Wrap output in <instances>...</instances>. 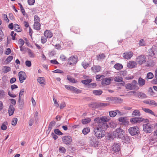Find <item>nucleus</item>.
Instances as JSON below:
<instances>
[{
    "label": "nucleus",
    "mask_w": 157,
    "mask_h": 157,
    "mask_svg": "<svg viewBox=\"0 0 157 157\" xmlns=\"http://www.w3.org/2000/svg\"><path fill=\"white\" fill-rule=\"evenodd\" d=\"M66 104L65 102H62L60 105V108L61 109H63V108H64L66 106Z\"/></svg>",
    "instance_id": "nucleus-62"
},
{
    "label": "nucleus",
    "mask_w": 157,
    "mask_h": 157,
    "mask_svg": "<svg viewBox=\"0 0 157 157\" xmlns=\"http://www.w3.org/2000/svg\"><path fill=\"white\" fill-rule=\"evenodd\" d=\"M41 25L39 22H34L33 25L34 29L37 30H39L40 29Z\"/></svg>",
    "instance_id": "nucleus-26"
},
{
    "label": "nucleus",
    "mask_w": 157,
    "mask_h": 157,
    "mask_svg": "<svg viewBox=\"0 0 157 157\" xmlns=\"http://www.w3.org/2000/svg\"><path fill=\"white\" fill-rule=\"evenodd\" d=\"M154 75L151 72H150L147 73L146 76V78L147 79V80L148 79H152Z\"/></svg>",
    "instance_id": "nucleus-41"
},
{
    "label": "nucleus",
    "mask_w": 157,
    "mask_h": 157,
    "mask_svg": "<svg viewBox=\"0 0 157 157\" xmlns=\"http://www.w3.org/2000/svg\"><path fill=\"white\" fill-rule=\"evenodd\" d=\"M38 113L37 111L36 112L34 115V119L36 123H37L38 121Z\"/></svg>",
    "instance_id": "nucleus-44"
},
{
    "label": "nucleus",
    "mask_w": 157,
    "mask_h": 157,
    "mask_svg": "<svg viewBox=\"0 0 157 157\" xmlns=\"http://www.w3.org/2000/svg\"><path fill=\"white\" fill-rule=\"evenodd\" d=\"M128 74L127 72L126 71H121L119 73V74L121 76H124Z\"/></svg>",
    "instance_id": "nucleus-43"
},
{
    "label": "nucleus",
    "mask_w": 157,
    "mask_h": 157,
    "mask_svg": "<svg viewBox=\"0 0 157 157\" xmlns=\"http://www.w3.org/2000/svg\"><path fill=\"white\" fill-rule=\"evenodd\" d=\"M105 56L103 53L97 56V59L98 60L101 61L105 59Z\"/></svg>",
    "instance_id": "nucleus-27"
},
{
    "label": "nucleus",
    "mask_w": 157,
    "mask_h": 157,
    "mask_svg": "<svg viewBox=\"0 0 157 157\" xmlns=\"http://www.w3.org/2000/svg\"><path fill=\"white\" fill-rule=\"evenodd\" d=\"M97 86V85L95 83H91L89 84L88 85V87L89 88H94Z\"/></svg>",
    "instance_id": "nucleus-58"
},
{
    "label": "nucleus",
    "mask_w": 157,
    "mask_h": 157,
    "mask_svg": "<svg viewBox=\"0 0 157 157\" xmlns=\"http://www.w3.org/2000/svg\"><path fill=\"white\" fill-rule=\"evenodd\" d=\"M126 88L127 89L129 90H133L132 88V87L130 83H128L126 84L125 85Z\"/></svg>",
    "instance_id": "nucleus-51"
},
{
    "label": "nucleus",
    "mask_w": 157,
    "mask_h": 157,
    "mask_svg": "<svg viewBox=\"0 0 157 157\" xmlns=\"http://www.w3.org/2000/svg\"><path fill=\"white\" fill-rule=\"evenodd\" d=\"M4 71L5 73H7L10 70V68L7 66H5L4 67Z\"/></svg>",
    "instance_id": "nucleus-54"
},
{
    "label": "nucleus",
    "mask_w": 157,
    "mask_h": 157,
    "mask_svg": "<svg viewBox=\"0 0 157 157\" xmlns=\"http://www.w3.org/2000/svg\"><path fill=\"white\" fill-rule=\"evenodd\" d=\"M146 59L145 56L141 55L138 56L136 59V62L139 64L141 65L146 62Z\"/></svg>",
    "instance_id": "nucleus-8"
},
{
    "label": "nucleus",
    "mask_w": 157,
    "mask_h": 157,
    "mask_svg": "<svg viewBox=\"0 0 157 157\" xmlns=\"http://www.w3.org/2000/svg\"><path fill=\"white\" fill-rule=\"evenodd\" d=\"M106 100L112 101L113 102H118L121 100V99L117 97H107Z\"/></svg>",
    "instance_id": "nucleus-14"
},
{
    "label": "nucleus",
    "mask_w": 157,
    "mask_h": 157,
    "mask_svg": "<svg viewBox=\"0 0 157 157\" xmlns=\"http://www.w3.org/2000/svg\"><path fill=\"white\" fill-rule=\"evenodd\" d=\"M56 124V122L54 121H52L50 123L48 131H49V132H50L52 128V127L55 126Z\"/></svg>",
    "instance_id": "nucleus-22"
},
{
    "label": "nucleus",
    "mask_w": 157,
    "mask_h": 157,
    "mask_svg": "<svg viewBox=\"0 0 157 157\" xmlns=\"http://www.w3.org/2000/svg\"><path fill=\"white\" fill-rule=\"evenodd\" d=\"M17 34L16 33H14V31H12L11 32L10 35L12 37V39L13 40H15V36Z\"/></svg>",
    "instance_id": "nucleus-53"
},
{
    "label": "nucleus",
    "mask_w": 157,
    "mask_h": 157,
    "mask_svg": "<svg viewBox=\"0 0 157 157\" xmlns=\"http://www.w3.org/2000/svg\"><path fill=\"white\" fill-rule=\"evenodd\" d=\"M90 132L89 128L86 127L82 130V133L85 135H86Z\"/></svg>",
    "instance_id": "nucleus-36"
},
{
    "label": "nucleus",
    "mask_w": 157,
    "mask_h": 157,
    "mask_svg": "<svg viewBox=\"0 0 157 157\" xmlns=\"http://www.w3.org/2000/svg\"><path fill=\"white\" fill-rule=\"evenodd\" d=\"M90 144L91 146L95 147H98L100 145L99 142L95 137H92L90 140Z\"/></svg>",
    "instance_id": "nucleus-6"
},
{
    "label": "nucleus",
    "mask_w": 157,
    "mask_h": 157,
    "mask_svg": "<svg viewBox=\"0 0 157 157\" xmlns=\"http://www.w3.org/2000/svg\"><path fill=\"white\" fill-rule=\"evenodd\" d=\"M133 54V53L132 52L124 53L123 54V57L124 59H128L132 57Z\"/></svg>",
    "instance_id": "nucleus-15"
},
{
    "label": "nucleus",
    "mask_w": 157,
    "mask_h": 157,
    "mask_svg": "<svg viewBox=\"0 0 157 157\" xmlns=\"http://www.w3.org/2000/svg\"><path fill=\"white\" fill-rule=\"evenodd\" d=\"M14 28L15 31L17 32H20L22 31V29L20 26L17 24H15L14 25Z\"/></svg>",
    "instance_id": "nucleus-24"
},
{
    "label": "nucleus",
    "mask_w": 157,
    "mask_h": 157,
    "mask_svg": "<svg viewBox=\"0 0 157 157\" xmlns=\"http://www.w3.org/2000/svg\"><path fill=\"white\" fill-rule=\"evenodd\" d=\"M13 57L12 56H10L8 57L6 60V63H10L13 59Z\"/></svg>",
    "instance_id": "nucleus-52"
},
{
    "label": "nucleus",
    "mask_w": 157,
    "mask_h": 157,
    "mask_svg": "<svg viewBox=\"0 0 157 157\" xmlns=\"http://www.w3.org/2000/svg\"><path fill=\"white\" fill-rule=\"evenodd\" d=\"M82 65L84 69L86 68L89 66V64L86 62H83L82 63Z\"/></svg>",
    "instance_id": "nucleus-49"
},
{
    "label": "nucleus",
    "mask_w": 157,
    "mask_h": 157,
    "mask_svg": "<svg viewBox=\"0 0 157 157\" xmlns=\"http://www.w3.org/2000/svg\"><path fill=\"white\" fill-rule=\"evenodd\" d=\"M91 70L94 72H98L101 70V67L100 66H94L91 67Z\"/></svg>",
    "instance_id": "nucleus-20"
},
{
    "label": "nucleus",
    "mask_w": 157,
    "mask_h": 157,
    "mask_svg": "<svg viewBox=\"0 0 157 157\" xmlns=\"http://www.w3.org/2000/svg\"><path fill=\"white\" fill-rule=\"evenodd\" d=\"M26 65L28 67H30L31 66V62L29 60H26L25 62Z\"/></svg>",
    "instance_id": "nucleus-61"
},
{
    "label": "nucleus",
    "mask_w": 157,
    "mask_h": 157,
    "mask_svg": "<svg viewBox=\"0 0 157 157\" xmlns=\"http://www.w3.org/2000/svg\"><path fill=\"white\" fill-rule=\"evenodd\" d=\"M111 79L110 78H105L101 81V84L102 85H109L111 82Z\"/></svg>",
    "instance_id": "nucleus-13"
},
{
    "label": "nucleus",
    "mask_w": 157,
    "mask_h": 157,
    "mask_svg": "<svg viewBox=\"0 0 157 157\" xmlns=\"http://www.w3.org/2000/svg\"><path fill=\"white\" fill-rule=\"evenodd\" d=\"M124 131L119 128L116 129V130L113 132V136L114 138H117L120 139L123 137L122 135L124 133Z\"/></svg>",
    "instance_id": "nucleus-3"
},
{
    "label": "nucleus",
    "mask_w": 157,
    "mask_h": 157,
    "mask_svg": "<svg viewBox=\"0 0 157 157\" xmlns=\"http://www.w3.org/2000/svg\"><path fill=\"white\" fill-rule=\"evenodd\" d=\"M63 143L67 145H70L72 141V138L70 136H64L62 138Z\"/></svg>",
    "instance_id": "nucleus-5"
},
{
    "label": "nucleus",
    "mask_w": 157,
    "mask_h": 157,
    "mask_svg": "<svg viewBox=\"0 0 157 157\" xmlns=\"http://www.w3.org/2000/svg\"><path fill=\"white\" fill-rule=\"evenodd\" d=\"M28 3L29 5H33L35 3V0H28Z\"/></svg>",
    "instance_id": "nucleus-60"
},
{
    "label": "nucleus",
    "mask_w": 157,
    "mask_h": 157,
    "mask_svg": "<svg viewBox=\"0 0 157 157\" xmlns=\"http://www.w3.org/2000/svg\"><path fill=\"white\" fill-rule=\"evenodd\" d=\"M93 94L95 95L99 96L101 94L103 93V91L101 90H93Z\"/></svg>",
    "instance_id": "nucleus-29"
},
{
    "label": "nucleus",
    "mask_w": 157,
    "mask_h": 157,
    "mask_svg": "<svg viewBox=\"0 0 157 157\" xmlns=\"http://www.w3.org/2000/svg\"><path fill=\"white\" fill-rule=\"evenodd\" d=\"M149 105L154 106H157V103L153 100H150Z\"/></svg>",
    "instance_id": "nucleus-47"
},
{
    "label": "nucleus",
    "mask_w": 157,
    "mask_h": 157,
    "mask_svg": "<svg viewBox=\"0 0 157 157\" xmlns=\"http://www.w3.org/2000/svg\"><path fill=\"white\" fill-rule=\"evenodd\" d=\"M130 84L133 90H138L139 89V87L137 85V82L136 80H133Z\"/></svg>",
    "instance_id": "nucleus-16"
},
{
    "label": "nucleus",
    "mask_w": 157,
    "mask_h": 157,
    "mask_svg": "<svg viewBox=\"0 0 157 157\" xmlns=\"http://www.w3.org/2000/svg\"><path fill=\"white\" fill-rule=\"evenodd\" d=\"M122 138H121L120 139H121L122 140H124L125 141H128L129 140V138L127 136H124V134L122 135Z\"/></svg>",
    "instance_id": "nucleus-55"
},
{
    "label": "nucleus",
    "mask_w": 157,
    "mask_h": 157,
    "mask_svg": "<svg viewBox=\"0 0 157 157\" xmlns=\"http://www.w3.org/2000/svg\"><path fill=\"white\" fill-rule=\"evenodd\" d=\"M157 136H154L151 139L149 140V144H154L157 142Z\"/></svg>",
    "instance_id": "nucleus-30"
},
{
    "label": "nucleus",
    "mask_w": 157,
    "mask_h": 157,
    "mask_svg": "<svg viewBox=\"0 0 157 157\" xmlns=\"http://www.w3.org/2000/svg\"><path fill=\"white\" fill-rule=\"evenodd\" d=\"M154 125L147 123L143 125V131L146 133H150L153 130Z\"/></svg>",
    "instance_id": "nucleus-2"
},
{
    "label": "nucleus",
    "mask_w": 157,
    "mask_h": 157,
    "mask_svg": "<svg viewBox=\"0 0 157 157\" xmlns=\"http://www.w3.org/2000/svg\"><path fill=\"white\" fill-rule=\"evenodd\" d=\"M139 45L140 46H144L145 45V42L143 39H141L139 43Z\"/></svg>",
    "instance_id": "nucleus-59"
},
{
    "label": "nucleus",
    "mask_w": 157,
    "mask_h": 157,
    "mask_svg": "<svg viewBox=\"0 0 157 157\" xmlns=\"http://www.w3.org/2000/svg\"><path fill=\"white\" fill-rule=\"evenodd\" d=\"M136 65V62L131 61H130L127 64V67L130 68H134Z\"/></svg>",
    "instance_id": "nucleus-19"
},
{
    "label": "nucleus",
    "mask_w": 157,
    "mask_h": 157,
    "mask_svg": "<svg viewBox=\"0 0 157 157\" xmlns=\"http://www.w3.org/2000/svg\"><path fill=\"white\" fill-rule=\"evenodd\" d=\"M44 35L46 37L49 38L52 37L53 34L50 31L46 30L44 31Z\"/></svg>",
    "instance_id": "nucleus-17"
},
{
    "label": "nucleus",
    "mask_w": 157,
    "mask_h": 157,
    "mask_svg": "<svg viewBox=\"0 0 157 157\" xmlns=\"http://www.w3.org/2000/svg\"><path fill=\"white\" fill-rule=\"evenodd\" d=\"M71 91H72L73 92L76 94L80 93L82 92V91L81 90L78 89L77 88L75 87L74 86H73V87L72 88Z\"/></svg>",
    "instance_id": "nucleus-38"
},
{
    "label": "nucleus",
    "mask_w": 157,
    "mask_h": 157,
    "mask_svg": "<svg viewBox=\"0 0 157 157\" xmlns=\"http://www.w3.org/2000/svg\"><path fill=\"white\" fill-rule=\"evenodd\" d=\"M18 42V44L20 45V46H23L25 43V42L24 41V40L21 38L19 40Z\"/></svg>",
    "instance_id": "nucleus-50"
},
{
    "label": "nucleus",
    "mask_w": 157,
    "mask_h": 157,
    "mask_svg": "<svg viewBox=\"0 0 157 157\" xmlns=\"http://www.w3.org/2000/svg\"><path fill=\"white\" fill-rule=\"evenodd\" d=\"M142 109L146 113L150 114L151 115H154V116H155V114L154 113L153 111L149 109L142 107Z\"/></svg>",
    "instance_id": "nucleus-21"
},
{
    "label": "nucleus",
    "mask_w": 157,
    "mask_h": 157,
    "mask_svg": "<svg viewBox=\"0 0 157 157\" xmlns=\"http://www.w3.org/2000/svg\"><path fill=\"white\" fill-rule=\"evenodd\" d=\"M77 57L73 56L69 57L68 59V63L70 65H73L77 63Z\"/></svg>",
    "instance_id": "nucleus-11"
},
{
    "label": "nucleus",
    "mask_w": 157,
    "mask_h": 157,
    "mask_svg": "<svg viewBox=\"0 0 157 157\" xmlns=\"http://www.w3.org/2000/svg\"><path fill=\"white\" fill-rule=\"evenodd\" d=\"M114 80L116 82H123V78L119 76H116L114 78Z\"/></svg>",
    "instance_id": "nucleus-39"
},
{
    "label": "nucleus",
    "mask_w": 157,
    "mask_h": 157,
    "mask_svg": "<svg viewBox=\"0 0 157 157\" xmlns=\"http://www.w3.org/2000/svg\"><path fill=\"white\" fill-rule=\"evenodd\" d=\"M17 118H13L12 121V124L13 125H15L17 123Z\"/></svg>",
    "instance_id": "nucleus-56"
},
{
    "label": "nucleus",
    "mask_w": 157,
    "mask_h": 157,
    "mask_svg": "<svg viewBox=\"0 0 157 157\" xmlns=\"http://www.w3.org/2000/svg\"><path fill=\"white\" fill-rule=\"evenodd\" d=\"M132 115L135 116L140 117L141 114L140 111L138 109L135 110L132 113Z\"/></svg>",
    "instance_id": "nucleus-31"
},
{
    "label": "nucleus",
    "mask_w": 157,
    "mask_h": 157,
    "mask_svg": "<svg viewBox=\"0 0 157 157\" xmlns=\"http://www.w3.org/2000/svg\"><path fill=\"white\" fill-rule=\"evenodd\" d=\"M92 81V79H86L84 80H82L81 81V82L83 84L85 85H87L89 84V83L91 82Z\"/></svg>",
    "instance_id": "nucleus-37"
},
{
    "label": "nucleus",
    "mask_w": 157,
    "mask_h": 157,
    "mask_svg": "<svg viewBox=\"0 0 157 157\" xmlns=\"http://www.w3.org/2000/svg\"><path fill=\"white\" fill-rule=\"evenodd\" d=\"M59 151L62 153H64L66 152L65 149L62 147H60L59 148Z\"/></svg>",
    "instance_id": "nucleus-64"
},
{
    "label": "nucleus",
    "mask_w": 157,
    "mask_h": 157,
    "mask_svg": "<svg viewBox=\"0 0 157 157\" xmlns=\"http://www.w3.org/2000/svg\"><path fill=\"white\" fill-rule=\"evenodd\" d=\"M129 133L132 136L138 134L139 133V129L137 126H134L128 129Z\"/></svg>",
    "instance_id": "nucleus-4"
},
{
    "label": "nucleus",
    "mask_w": 157,
    "mask_h": 157,
    "mask_svg": "<svg viewBox=\"0 0 157 157\" xmlns=\"http://www.w3.org/2000/svg\"><path fill=\"white\" fill-rule=\"evenodd\" d=\"M121 144L120 143H114L112 146V149L114 152H119L120 151Z\"/></svg>",
    "instance_id": "nucleus-9"
},
{
    "label": "nucleus",
    "mask_w": 157,
    "mask_h": 157,
    "mask_svg": "<svg viewBox=\"0 0 157 157\" xmlns=\"http://www.w3.org/2000/svg\"><path fill=\"white\" fill-rule=\"evenodd\" d=\"M20 82L22 83L26 78V75L24 71H20L18 74Z\"/></svg>",
    "instance_id": "nucleus-10"
},
{
    "label": "nucleus",
    "mask_w": 157,
    "mask_h": 157,
    "mask_svg": "<svg viewBox=\"0 0 157 157\" xmlns=\"http://www.w3.org/2000/svg\"><path fill=\"white\" fill-rule=\"evenodd\" d=\"M67 78L68 80L72 83H74L77 82L76 80L73 78L71 77L70 76H67Z\"/></svg>",
    "instance_id": "nucleus-34"
},
{
    "label": "nucleus",
    "mask_w": 157,
    "mask_h": 157,
    "mask_svg": "<svg viewBox=\"0 0 157 157\" xmlns=\"http://www.w3.org/2000/svg\"><path fill=\"white\" fill-rule=\"evenodd\" d=\"M109 119L106 116L96 117L94 119V124L96 126L94 128V131L95 136L98 138H101L105 136V130L109 127L107 122Z\"/></svg>",
    "instance_id": "nucleus-1"
},
{
    "label": "nucleus",
    "mask_w": 157,
    "mask_h": 157,
    "mask_svg": "<svg viewBox=\"0 0 157 157\" xmlns=\"http://www.w3.org/2000/svg\"><path fill=\"white\" fill-rule=\"evenodd\" d=\"M28 53L29 57L30 58H34L35 57V55L33 53L32 50L30 48H27Z\"/></svg>",
    "instance_id": "nucleus-25"
},
{
    "label": "nucleus",
    "mask_w": 157,
    "mask_h": 157,
    "mask_svg": "<svg viewBox=\"0 0 157 157\" xmlns=\"http://www.w3.org/2000/svg\"><path fill=\"white\" fill-rule=\"evenodd\" d=\"M5 93L3 90H0V99L3 98L5 96Z\"/></svg>",
    "instance_id": "nucleus-48"
},
{
    "label": "nucleus",
    "mask_w": 157,
    "mask_h": 157,
    "mask_svg": "<svg viewBox=\"0 0 157 157\" xmlns=\"http://www.w3.org/2000/svg\"><path fill=\"white\" fill-rule=\"evenodd\" d=\"M24 92V89H21L19 93V100L18 102H20V101H21V97L23 95V93Z\"/></svg>",
    "instance_id": "nucleus-46"
},
{
    "label": "nucleus",
    "mask_w": 157,
    "mask_h": 157,
    "mask_svg": "<svg viewBox=\"0 0 157 157\" xmlns=\"http://www.w3.org/2000/svg\"><path fill=\"white\" fill-rule=\"evenodd\" d=\"M54 132L58 135H61L63 134V133L58 129H56L54 130Z\"/></svg>",
    "instance_id": "nucleus-45"
},
{
    "label": "nucleus",
    "mask_w": 157,
    "mask_h": 157,
    "mask_svg": "<svg viewBox=\"0 0 157 157\" xmlns=\"http://www.w3.org/2000/svg\"><path fill=\"white\" fill-rule=\"evenodd\" d=\"M113 67L117 70H120L122 69L123 66L121 64L118 63L115 64Z\"/></svg>",
    "instance_id": "nucleus-32"
},
{
    "label": "nucleus",
    "mask_w": 157,
    "mask_h": 157,
    "mask_svg": "<svg viewBox=\"0 0 157 157\" xmlns=\"http://www.w3.org/2000/svg\"><path fill=\"white\" fill-rule=\"evenodd\" d=\"M7 124V122H4L3 123L1 126V129L3 130H6L7 129L6 125Z\"/></svg>",
    "instance_id": "nucleus-42"
},
{
    "label": "nucleus",
    "mask_w": 157,
    "mask_h": 157,
    "mask_svg": "<svg viewBox=\"0 0 157 157\" xmlns=\"http://www.w3.org/2000/svg\"><path fill=\"white\" fill-rule=\"evenodd\" d=\"M89 106L92 108L96 109L98 107V105L97 103L93 102L89 104Z\"/></svg>",
    "instance_id": "nucleus-28"
},
{
    "label": "nucleus",
    "mask_w": 157,
    "mask_h": 157,
    "mask_svg": "<svg viewBox=\"0 0 157 157\" xmlns=\"http://www.w3.org/2000/svg\"><path fill=\"white\" fill-rule=\"evenodd\" d=\"M90 118L88 117L82 119V122L83 124H86L90 122Z\"/></svg>",
    "instance_id": "nucleus-33"
},
{
    "label": "nucleus",
    "mask_w": 157,
    "mask_h": 157,
    "mask_svg": "<svg viewBox=\"0 0 157 157\" xmlns=\"http://www.w3.org/2000/svg\"><path fill=\"white\" fill-rule=\"evenodd\" d=\"M138 82V84L140 86H143L145 84V80L141 77H140L139 78Z\"/></svg>",
    "instance_id": "nucleus-23"
},
{
    "label": "nucleus",
    "mask_w": 157,
    "mask_h": 157,
    "mask_svg": "<svg viewBox=\"0 0 157 157\" xmlns=\"http://www.w3.org/2000/svg\"><path fill=\"white\" fill-rule=\"evenodd\" d=\"M38 82L40 84H44L45 80L44 78L43 77H39L37 79Z\"/></svg>",
    "instance_id": "nucleus-35"
},
{
    "label": "nucleus",
    "mask_w": 157,
    "mask_h": 157,
    "mask_svg": "<svg viewBox=\"0 0 157 157\" xmlns=\"http://www.w3.org/2000/svg\"><path fill=\"white\" fill-rule=\"evenodd\" d=\"M14 110L13 106L12 105H10L8 109V113L10 116H11L13 114Z\"/></svg>",
    "instance_id": "nucleus-18"
},
{
    "label": "nucleus",
    "mask_w": 157,
    "mask_h": 157,
    "mask_svg": "<svg viewBox=\"0 0 157 157\" xmlns=\"http://www.w3.org/2000/svg\"><path fill=\"white\" fill-rule=\"evenodd\" d=\"M130 93L134 94V96L143 99L147 97V96L145 94L141 92H136L135 91H131Z\"/></svg>",
    "instance_id": "nucleus-7"
},
{
    "label": "nucleus",
    "mask_w": 157,
    "mask_h": 157,
    "mask_svg": "<svg viewBox=\"0 0 157 157\" xmlns=\"http://www.w3.org/2000/svg\"><path fill=\"white\" fill-rule=\"evenodd\" d=\"M144 120V119L140 117H135L130 119V121L131 122L134 123H137L141 122Z\"/></svg>",
    "instance_id": "nucleus-12"
},
{
    "label": "nucleus",
    "mask_w": 157,
    "mask_h": 157,
    "mask_svg": "<svg viewBox=\"0 0 157 157\" xmlns=\"http://www.w3.org/2000/svg\"><path fill=\"white\" fill-rule=\"evenodd\" d=\"M2 16L4 18V20L7 22H9V20L7 17V15L6 14H3Z\"/></svg>",
    "instance_id": "nucleus-63"
},
{
    "label": "nucleus",
    "mask_w": 157,
    "mask_h": 157,
    "mask_svg": "<svg viewBox=\"0 0 157 157\" xmlns=\"http://www.w3.org/2000/svg\"><path fill=\"white\" fill-rule=\"evenodd\" d=\"M109 116L111 117H114L117 114V112L116 111H111L109 112Z\"/></svg>",
    "instance_id": "nucleus-40"
},
{
    "label": "nucleus",
    "mask_w": 157,
    "mask_h": 157,
    "mask_svg": "<svg viewBox=\"0 0 157 157\" xmlns=\"http://www.w3.org/2000/svg\"><path fill=\"white\" fill-rule=\"evenodd\" d=\"M34 22H39L40 20V18L37 15H35L34 17Z\"/></svg>",
    "instance_id": "nucleus-57"
}]
</instances>
